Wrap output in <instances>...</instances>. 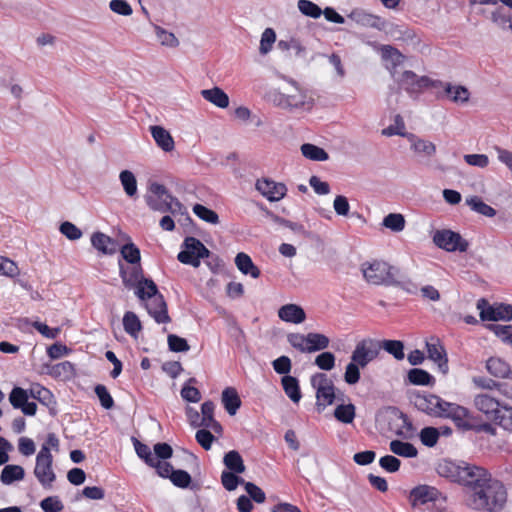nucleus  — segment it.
Returning a JSON list of instances; mask_svg holds the SVG:
<instances>
[{
    "instance_id": "f257e3e1",
    "label": "nucleus",
    "mask_w": 512,
    "mask_h": 512,
    "mask_svg": "<svg viewBox=\"0 0 512 512\" xmlns=\"http://www.w3.org/2000/svg\"><path fill=\"white\" fill-rule=\"evenodd\" d=\"M507 503L505 485L495 479L482 490L468 496L467 505L477 512H502Z\"/></svg>"
},
{
    "instance_id": "f03ea898",
    "label": "nucleus",
    "mask_w": 512,
    "mask_h": 512,
    "mask_svg": "<svg viewBox=\"0 0 512 512\" xmlns=\"http://www.w3.org/2000/svg\"><path fill=\"white\" fill-rule=\"evenodd\" d=\"M144 283L147 290H145L144 287H139L135 290L136 296L141 301L151 300L146 304V309L157 323H169L171 318L168 315L167 303L164 296L158 291V287L153 280H145Z\"/></svg>"
},
{
    "instance_id": "7ed1b4c3",
    "label": "nucleus",
    "mask_w": 512,
    "mask_h": 512,
    "mask_svg": "<svg viewBox=\"0 0 512 512\" xmlns=\"http://www.w3.org/2000/svg\"><path fill=\"white\" fill-rule=\"evenodd\" d=\"M361 272L369 284L390 286V284L395 283L392 279L397 274V267L385 261L374 260L362 263Z\"/></svg>"
},
{
    "instance_id": "20e7f679",
    "label": "nucleus",
    "mask_w": 512,
    "mask_h": 512,
    "mask_svg": "<svg viewBox=\"0 0 512 512\" xmlns=\"http://www.w3.org/2000/svg\"><path fill=\"white\" fill-rule=\"evenodd\" d=\"M496 478L485 468L463 462L459 483L464 486L469 495L482 490Z\"/></svg>"
},
{
    "instance_id": "39448f33",
    "label": "nucleus",
    "mask_w": 512,
    "mask_h": 512,
    "mask_svg": "<svg viewBox=\"0 0 512 512\" xmlns=\"http://www.w3.org/2000/svg\"><path fill=\"white\" fill-rule=\"evenodd\" d=\"M496 478L485 468L463 462L459 483L464 486L469 495L482 490Z\"/></svg>"
},
{
    "instance_id": "423d86ee",
    "label": "nucleus",
    "mask_w": 512,
    "mask_h": 512,
    "mask_svg": "<svg viewBox=\"0 0 512 512\" xmlns=\"http://www.w3.org/2000/svg\"><path fill=\"white\" fill-rule=\"evenodd\" d=\"M53 456L47 445H42L36 456V465L34 475L45 489L52 488L53 482L56 480V474L52 468Z\"/></svg>"
},
{
    "instance_id": "0eeeda50",
    "label": "nucleus",
    "mask_w": 512,
    "mask_h": 512,
    "mask_svg": "<svg viewBox=\"0 0 512 512\" xmlns=\"http://www.w3.org/2000/svg\"><path fill=\"white\" fill-rule=\"evenodd\" d=\"M398 86L410 95H418L424 89L438 88L441 80H433L428 76H418L411 70L404 71L397 79Z\"/></svg>"
},
{
    "instance_id": "6e6552de",
    "label": "nucleus",
    "mask_w": 512,
    "mask_h": 512,
    "mask_svg": "<svg viewBox=\"0 0 512 512\" xmlns=\"http://www.w3.org/2000/svg\"><path fill=\"white\" fill-rule=\"evenodd\" d=\"M184 249L179 252L177 259L195 268L200 266V260L209 256V249L197 238L189 236L184 239Z\"/></svg>"
},
{
    "instance_id": "1a4fd4ad",
    "label": "nucleus",
    "mask_w": 512,
    "mask_h": 512,
    "mask_svg": "<svg viewBox=\"0 0 512 512\" xmlns=\"http://www.w3.org/2000/svg\"><path fill=\"white\" fill-rule=\"evenodd\" d=\"M477 309L480 311V319L482 321H510L512 320V305L505 303H496L490 305L488 300L480 298L476 304Z\"/></svg>"
},
{
    "instance_id": "9d476101",
    "label": "nucleus",
    "mask_w": 512,
    "mask_h": 512,
    "mask_svg": "<svg viewBox=\"0 0 512 512\" xmlns=\"http://www.w3.org/2000/svg\"><path fill=\"white\" fill-rule=\"evenodd\" d=\"M435 245L448 252H466L469 242L464 239L458 232L452 230H437L433 236Z\"/></svg>"
},
{
    "instance_id": "9b49d317",
    "label": "nucleus",
    "mask_w": 512,
    "mask_h": 512,
    "mask_svg": "<svg viewBox=\"0 0 512 512\" xmlns=\"http://www.w3.org/2000/svg\"><path fill=\"white\" fill-rule=\"evenodd\" d=\"M311 386L316 390L317 406L326 407L333 404L335 386L325 373H316L311 377Z\"/></svg>"
},
{
    "instance_id": "f8f14e48",
    "label": "nucleus",
    "mask_w": 512,
    "mask_h": 512,
    "mask_svg": "<svg viewBox=\"0 0 512 512\" xmlns=\"http://www.w3.org/2000/svg\"><path fill=\"white\" fill-rule=\"evenodd\" d=\"M381 350V343L377 340L366 338L359 341L351 354V360L365 368L376 359Z\"/></svg>"
},
{
    "instance_id": "ddd939ff",
    "label": "nucleus",
    "mask_w": 512,
    "mask_h": 512,
    "mask_svg": "<svg viewBox=\"0 0 512 512\" xmlns=\"http://www.w3.org/2000/svg\"><path fill=\"white\" fill-rule=\"evenodd\" d=\"M410 402L421 412L435 417L438 408L441 406V397L431 393L412 392L409 396Z\"/></svg>"
},
{
    "instance_id": "4468645a",
    "label": "nucleus",
    "mask_w": 512,
    "mask_h": 512,
    "mask_svg": "<svg viewBox=\"0 0 512 512\" xmlns=\"http://www.w3.org/2000/svg\"><path fill=\"white\" fill-rule=\"evenodd\" d=\"M119 274L123 285L127 289L135 288L137 290L139 287H144L147 290L144 281L151 280L143 276V269L140 263L133 264L129 269H126L122 263H119Z\"/></svg>"
},
{
    "instance_id": "2eb2a0df",
    "label": "nucleus",
    "mask_w": 512,
    "mask_h": 512,
    "mask_svg": "<svg viewBox=\"0 0 512 512\" xmlns=\"http://www.w3.org/2000/svg\"><path fill=\"white\" fill-rule=\"evenodd\" d=\"M348 18L361 25L363 27L374 28L379 31L386 30L388 22L378 15L368 13L364 9L355 8L353 9Z\"/></svg>"
},
{
    "instance_id": "dca6fc26",
    "label": "nucleus",
    "mask_w": 512,
    "mask_h": 512,
    "mask_svg": "<svg viewBox=\"0 0 512 512\" xmlns=\"http://www.w3.org/2000/svg\"><path fill=\"white\" fill-rule=\"evenodd\" d=\"M475 407L486 415V417L496 422L502 411V404L494 397L488 394H479L474 398Z\"/></svg>"
},
{
    "instance_id": "f3484780",
    "label": "nucleus",
    "mask_w": 512,
    "mask_h": 512,
    "mask_svg": "<svg viewBox=\"0 0 512 512\" xmlns=\"http://www.w3.org/2000/svg\"><path fill=\"white\" fill-rule=\"evenodd\" d=\"M255 187L270 202L281 200L287 193L285 184L267 178L257 180Z\"/></svg>"
},
{
    "instance_id": "a211bd4d",
    "label": "nucleus",
    "mask_w": 512,
    "mask_h": 512,
    "mask_svg": "<svg viewBox=\"0 0 512 512\" xmlns=\"http://www.w3.org/2000/svg\"><path fill=\"white\" fill-rule=\"evenodd\" d=\"M289 83L294 87V92L287 93V110H311L314 105L313 98L307 96L295 80L290 79Z\"/></svg>"
},
{
    "instance_id": "6ab92c4d",
    "label": "nucleus",
    "mask_w": 512,
    "mask_h": 512,
    "mask_svg": "<svg viewBox=\"0 0 512 512\" xmlns=\"http://www.w3.org/2000/svg\"><path fill=\"white\" fill-rule=\"evenodd\" d=\"M428 358L438 365L439 370L445 375L448 373V358L444 346L441 344L440 339L431 337L430 341L426 342Z\"/></svg>"
},
{
    "instance_id": "aec40b11",
    "label": "nucleus",
    "mask_w": 512,
    "mask_h": 512,
    "mask_svg": "<svg viewBox=\"0 0 512 512\" xmlns=\"http://www.w3.org/2000/svg\"><path fill=\"white\" fill-rule=\"evenodd\" d=\"M438 88H443V94L438 97L447 96L452 102L457 104H464L469 101L470 92L463 85H452L449 82L441 81V85H438Z\"/></svg>"
},
{
    "instance_id": "412c9836",
    "label": "nucleus",
    "mask_w": 512,
    "mask_h": 512,
    "mask_svg": "<svg viewBox=\"0 0 512 512\" xmlns=\"http://www.w3.org/2000/svg\"><path fill=\"white\" fill-rule=\"evenodd\" d=\"M278 316L282 321L300 324L305 321L306 313L304 309L297 304H286L278 310Z\"/></svg>"
},
{
    "instance_id": "4be33fe9",
    "label": "nucleus",
    "mask_w": 512,
    "mask_h": 512,
    "mask_svg": "<svg viewBox=\"0 0 512 512\" xmlns=\"http://www.w3.org/2000/svg\"><path fill=\"white\" fill-rule=\"evenodd\" d=\"M92 246L106 255H113L118 250L117 242L102 232H95L91 236Z\"/></svg>"
},
{
    "instance_id": "5701e85b",
    "label": "nucleus",
    "mask_w": 512,
    "mask_h": 512,
    "mask_svg": "<svg viewBox=\"0 0 512 512\" xmlns=\"http://www.w3.org/2000/svg\"><path fill=\"white\" fill-rule=\"evenodd\" d=\"M439 495L440 492L436 488L427 485L417 486L410 492V498L414 506L418 503L425 504L429 501H436Z\"/></svg>"
},
{
    "instance_id": "b1692460",
    "label": "nucleus",
    "mask_w": 512,
    "mask_h": 512,
    "mask_svg": "<svg viewBox=\"0 0 512 512\" xmlns=\"http://www.w3.org/2000/svg\"><path fill=\"white\" fill-rule=\"evenodd\" d=\"M151 135L156 142L157 146L165 152L174 150L175 143L170 132L162 126H150Z\"/></svg>"
},
{
    "instance_id": "393cba45",
    "label": "nucleus",
    "mask_w": 512,
    "mask_h": 512,
    "mask_svg": "<svg viewBox=\"0 0 512 512\" xmlns=\"http://www.w3.org/2000/svg\"><path fill=\"white\" fill-rule=\"evenodd\" d=\"M487 371L496 378L512 379L510 365L499 357H490L486 362Z\"/></svg>"
},
{
    "instance_id": "a878e982",
    "label": "nucleus",
    "mask_w": 512,
    "mask_h": 512,
    "mask_svg": "<svg viewBox=\"0 0 512 512\" xmlns=\"http://www.w3.org/2000/svg\"><path fill=\"white\" fill-rule=\"evenodd\" d=\"M221 400L225 410L230 416L235 415L242 404L237 390L233 387H227L222 391Z\"/></svg>"
},
{
    "instance_id": "bb28decb",
    "label": "nucleus",
    "mask_w": 512,
    "mask_h": 512,
    "mask_svg": "<svg viewBox=\"0 0 512 512\" xmlns=\"http://www.w3.org/2000/svg\"><path fill=\"white\" fill-rule=\"evenodd\" d=\"M462 467L463 462L461 464H457L452 461L443 460L437 466V473L441 477H445L450 479L452 482L459 483Z\"/></svg>"
},
{
    "instance_id": "cd10ccee",
    "label": "nucleus",
    "mask_w": 512,
    "mask_h": 512,
    "mask_svg": "<svg viewBox=\"0 0 512 512\" xmlns=\"http://www.w3.org/2000/svg\"><path fill=\"white\" fill-rule=\"evenodd\" d=\"M235 264L241 273L250 275L252 278L256 279L261 274L260 269L253 263L251 257L244 252L236 255Z\"/></svg>"
},
{
    "instance_id": "c85d7f7f",
    "label": "nucleus",
    "mask_w": 512,
    "mask_h": 512,
    "mask_svg": "<svg viewBox=\"0 0 512 512\" xmlns=\"http://www.w3.org/2000/svg\"><path fill=\"white\" fill-rule=\"evenodd\" d=\"M395 122L397 125H399V130H394L392 127H386L382 130V135L386 137H391L394 135L404 137L411 143L412 149L413 143H416L420 138L413 133L405 131V123L400 114L395 115Z\"/></svg>"
},
{
    "instance_id": "c756f323",
    "label": "nucleus",
    "mask_w": 512,
    "mask_h": 512,
    "mask_svg": "<svg viewBox=\"0 0 512 512\" xmlns=\"http://www.w3.org/2000/svg\"><path fill=\"white\" fill-rule=\"evenodd\" d=\"M201 95L205 100L219 108H226L229 105L228 95L219 87L204 89L201 91Z\"/></svg>"
},
{
    "instance_id": "7c9ffc66",
    "label": "nucleus",
    "mask_w": 512,
    "mask_h": 512,
    "mask_svg": "<svg viewBox=\"0 0 512 512\" xmlns=\"http://www.w3.org/2000/svg\"><path fill=\"white\" fill-rule=\"evenodd\" d=\"M281 384L290 400L298 403L302 397L298 379L294 376L286 375L282 377Z\"/></svg>"
},
{
    "instance_id": "2f4dec72",
    "label": "nucleus",
    "mask_w": 512,
    "mask_h": 512,
    "mask_svg": "<svg viewBox=\"0 0 512 512\" xmlns=\"http://www.w3.org/2000/svg\"><path fill=\"white\" fill-rule=\"evenodd\" d=\"M407 379L410 384L419 386H433L435 378L426 370L420 368H412L408 371Z\"/></svg>"
},
{
    "instance_id": "473e14b6",
    "label": "nucleus",
    "mask_w": 512,
    "mask_h": 512,
    "mask_svg": "<svg viewBox=\"0 0 512 512\" xmlns=\"http://www.w3.org/2000/svg\"><path fill=\"white\" fill-rule=\"evenodd\" d=\"M389 449L400 457L414 458L418 455V450L412 443L401 440H392L389 443Z\"/></svg>"
},
{
    "instance_id": "72a5a7b5",
    "label": "nucleus",
    "mask_w": 512,
    "mask_h": 512,
    "mask_svg": "<svg viewBox=\"0 0 512 512\" xmlns=\"http://www.w3.org/2000/svg\"><path fill=\"white\" fill-rule=\"evenodd\" d=\"M329 338L321 333H308L306 338V353L321 351L329 346Z\"/></svg>"
},
{
    "instance_id": "f704fd0d",
    "label": "nucleus",
    "mask_w": 512,
    "mask_h": 512,
    "mask_svg": "<svg viewBox=\"0 0 512 512\" xmlns=\"http://www.w3.org/2000/svg\"><path fill=\"white\" fill-rule=\"evenodd\" d=\"M223 463L229 472L243 473L245 472V465L242 456L236 450L227 452L223 457Z\"/></svg>"
},
{
    "instance_id": "c9c22d12",
    "label": "nucleus",
    "mask_w": 512,
    "mask_h": 512,
    "mask_svg": "<svg viewBox=\"0 0 512 512\" xmlns=\"http://www.w3.org/2000/svg\"><path fill=\"white\" fill-rule=\"evenodd\" d=\"M382 58L384 60H389L392 63V69L390 70L392 76H395V68L399 65H401L404 60L405 56L395 47L391 45H382L380 48Z\"/></svg>"
},
{
    "instance_id": "e433bc0d",
    "label": "nucleus",
    "mask_w": 512,
    "mask_h": 512,
    "mask_svg": "<svg viewBox=\"0 0 512 512\" xmlns=\"http://www.w3.org/2000/svg\"><path fill=\"white\" fill-rule=\"evenodd\" d=\"M25 471L19 465H6L1 471L0 481L5 485H10L14 481H20L24 478Z\"/></svg>"
},
{
    "instance_id": "4c0bfd02",
    "label": "nucleus",
    "mask_w": 512,
    "mask_h": 512,
    "mask_svg": "<svg viewBox=\"0 0 512 512\" xmlns=\"http://www.w3.org/2000/svg\"><path fill=\"white\" fill-rule=\"evenodd\" d=\"M119 180L126 195L130 198L137 196V180L130 170H123L119 174Z\"/></svg>"
},
{
    "instance_id": "58836bf2",
    "label": "nucleus",
    "mask_w": 512,
    "mask_h": 512,
    "mask_svg": "<svg viewBox=\"0 0 512 512\" xmlns=\"http://www.w3.org/2000/svg\"><path fill=\"white\" fill-rule=\"evenodd\" d=\"M125 238L128 240V242L121 247V256L131 265L139 264L141 261L139 248L133 242H131V238L129 236H126Z\"/></svg>"
},
{
    "instance_id": "ea45409f",
    "label": "nucleus",
    "mask_w": 512,
    "mask_h": 512,
    "mask_svg": "<svg viewBox=\"0 0 512 512\" xmlns=\"http://www.w3.org/2000/svg\"><path fill=\"white\" fill-rule=\"evenodd\" d=\"M302 155L313 161H327L329 154L321 147L314 144L305 143L301 146Z\"/></svg>"
},
{
    "instance_id": "a19ab883",
    "label": "nucleus",
    "mask_w": 512,
    "mask_h": 512,
    "mask_svg": "<svg viewBox=\"0 0 512 512\" xmlns=\"http://www.w3.org/2000/svg\"><path fill=\"white\" fill-rule=\"evenodd\" d=\"M466 204L475 212L486 217H493L496 215V210L490 205L483 202L479 196H471L466 198Z\"/></svg>"
},
{
    "instance_id": "79ce46f5",
    "label": "nucleus",
    "mask_w": 512,
    "mask_h": 512,
    "mask_svg": "<svg viewBox=\"0 0 512 512\" xmlns=\"http://www.w3.org/2000/svg\"><path fill=\"white\" fill-rule=\"evenodd\" d=\"M451 420L459 429H462L464 431H469L473 428L470 412L467 408L463 406H460L458 410L453 413Z\"/></svg>"
},
{
    "instance_id": "37998d69",
    "label": "nucleus",
    "mask_w": 512,
    "mask_h": 512,
    "mask_svg": "<svg viewBox=\"0 0 512 512\" xmlns=\"http://www.w3.org/2000/svg\"><path fill=\"white\" fill-rule=\"evenodd\" d=\"M123 327L125 332L133 337H136L138 332L142 329L138 316L132 311H127L124 314Z\"/></svg>"
},
{
    "instance_id": "c03bdc74",
    "label": "nucleus",
    "mask_w": 512,
    "mask_h": 512,
    "mask_svg": "<svg viewBox=\"0 0 512 512\" xmlns=\"http://www.w3.org/2000/svg\"><path fill=\"white\" fill-rule=\"evenodd\" d=\"M334 417L344 424H350L355 418V406L352 403L340 404L334 410Z\"/></svg>"
},
{
    "instance_id": "a18cd8bd",
    "label": "nucleus",
    "mask_w": 512,
    "mask_h": 512,
    "mask_svg": "<svg viewBox=\"0 0 512 512\" xmlns=\"http://www.w3.org/2000/svg\"><path fill=\"white\" fill-rule=\"evenodd\" d=\"M29 397L38 400L40 403L44 405H48L53 395L52 393L45 387L41 386L40 384H34L30 387V389L27 390Z\"/></svg>"
},
{
    "instance_id": "49530a36",
    "label": "nucleus",
    "mask_w": 512,
    "mask_h": 512,
    "mask_svg": "<svg viewBox=\"0 0 512 512\" xmlns=\"http://www.w3.org/2000/svg\"><path fill=\"white\" fill-rule=\"evenodd\" d=\"M381 343V349L383 348L387 353L394 356L397 360H402L405 357L404 344L400 340H384Z\"/></svg>"
},
{
    "instance_id": "de8ad7c7",
    "label": "nucleus",
    "mask_w": 512,
    "mask_h": 512,
    "mask_svg": "<svg viewBox=\"0 0 512 512\" xmlns=\"http://www.w3.org/2000/svg\"><path fill=\"white\" fill-rule=\"evenodd\" d=\"M193 212L197 217H199L201 220H203L207 223H210V224H218L219 223L218 214L214 210H212L202 204H198V203L195 204L193 206Z\"/></svg>"
},
{
    "instance_id": "09e8293b",
    "label": "nucleus",
    "mask_w": 512,
    "mask_h": 512,
    "mask_svg": "<svg viewBox=\"0 0 512 512\" xmlns=\"http://www.w3.org/2000/svg\"><path fill=\"white\" fill-rule=\"evenodd\" d=\"M392 280L395 281V283L390 284V286L399 287L410 294H415L418 290L417 285L403 274L399 268H397V274L393 276Z\"/></svg>"
},
{
    "instance_id": "8fccbe9b",
    "label": "nucleus",
    "mask_w": 512,
    "mask_h": 512,
    "mask_svg": "<svg viewBox=\"0 0 512 512\" xmlns=\"http://www.w3.org/2000/svg\"><path fill=\"white\" fill-rule=\"evenodd\" d=\"M382 225L393 232H400L405 227V218L399 213H390L384 217Z\"/></svg>"
},
{
    "instance_id": "3c124183",
    "label": "nucleus",
    "mask_w": 512,
    "mask_h": 512,
    "mask_svg": "<svg viewBox=\"0 0 512 512\" xmlns=\"http://www.w3.org/2000/svg\"><path fill=\"white\" fill-rule=\"evenodd\" d=\"M421 443L426 447H434L439 440V432L436 427L427 426L421 429L419 433Z\"/></svg>"
},
{
    "instance_id": "603ef678",
    "label": "nucleus",
    "mask_w": 512,
    "mask_h": 512,
    "mask_svg": "<svg viewBox=\"0 0 512 512\" xmlns=\"http://www.w3.org/2000/svg\"><path fill=\"white\" fill-rule=\"evenodd\" d=\"M491 21L501 30L506 31L509 30L508 25H511L512 15L499 7L491 13Z\"/></svg>"
},
{
    "instance_id": "864d4df0",
    "label": "nucleus",
    "mask_w": 512,
    "mask_h": 512,
    "mask_svg": "<svg viewBox=\"0 0 512 512\" xmlns=\"http://www.w3.org/2000/svg\"><path fill=\"white\" fill-rule=\"evenodd\" d=\"M239 473L223 471L221 474V483L223 487L228 491L235 490L239 484L244 485L246 481L238 476Z\"/></svg>"
},
{
    "instance_id": "5fc2aeb1",
    "label": "nucleus",
    "mask_w": 512,
    "mask_h": 512,
    "mask_svg": "<svg viewBox=\"0 0 512 512\" xmlns=\"http://www.w3.org/2000/svg\"><path fill=\"white\" fill-rule=\"evenodd\" d=\"M486 327L502 342L512 344V325L488 324Z\"/></svg>"
},
{
    "instance_id": "6e6d98bb",
    "label": "nucleus",
    "mask_w": 512,
    "mask_h": 512,
    "mask_svg": "<svg viewBox=\"0 0 512 512\" xmlns=\"http://www.w3.org/2000/svg\"><path fill=\"white\" fill-rule=\"evenodd\" d=\"M299 11L308 17L317 19L322 15L323 10L310 0H299L297 3Z\"/></svg>"
},
{
    "instance_id": "4d7b16f0",
    "label": "nucleus",
    "mask_w": 512,
    "mask_h": 512,
    "mask_svg": "<svg viewBox=\"0 0 512 512\" xmlns=\"http://www.w3.org/2000/svg\"><path fill=\"white\" fill-rule=\"evenodd\" d=\"M191 383H196V379L190 378L188 383L182 387L180 394L185 401L197 403L201 399V393L198 388L190 386Z\"/></svg>"
},
{
    "instance_id": "13d9d810",
    "label": "nucleus",
    "mask_w": 512,
    "mask_h": 512,
    "mask_svg": "<svg viewBox=\"0 0 512 512\" xmlns=\"http://www.w3.org/2000/svg\"><path fill=\"white\" fill-rule=\"evenodd\" d=\"M154 29L157 39L163 46L177 47L179 45V40L172 32L166 31L158 25H155Z\"/></svg>"
},
{
    "instance_id": "bf43d9fd",
    "label": "nucleus",
    "mask_w": 512,
    "mask_h": 512,
    "mask_svg": "<svg viewBox=\"0 0 512 512\" xmlns=\"http://www.w3.org/2000/svg\"><path fill=\"white\" fill-rule=\"evenodd\" d=\"M335 355L325 351L316 356L314 364L321 370L330 371L335 367Z\"/></svg>"
},
{
    "instance_id": "052dcab7",
    "label": "nucleus",
    "mask_w": 512,
    "mask_h": 512,
    "mask_svg": "<svg viewBox=\"0 0 512 512\" xmlns=\"http://www.w3.org/2000/svg\"><path fill=\"white\" fill-rule=\"evenodd\" d=\"M28 399V391L21 387H14L9 394V401L15 409H21Z\"/></svg>"
},
{
    "instance_id": "680f3d73",
    "label": "nucleus",
    "mask_w": 512,
    "mask_h": 512,
    "mask_svg": "<svg viewBox=\"0 0 512 512\" xmlns=\"http://www.w3.org/2000/svg\"><path fill=\"white\" fill-rule=\"evenodd\" d=\"M170 480L173 485L182 489L188 488L192 482L191 475L182 469H175L171 474Z\"/></svg>"
},
{
    "instance_id": "e2e57ef3",
    "label": "nucleus",
    "mask_w": 512,
    "mask_h": 512,
    "mask_svg": "<svg viewBox=\"0 0 512 512\" xmlns=\"http://www.w3.org/2000/svg\"><path fill=\"white\" fill-rule=\"evenodd\" d=\"M132 440H133V444H134V447H135V451H136V453H137L138 457H139V458H141V459H143V460H144V462H145L148 466L152 465V462H153L156 458L153 456V454H152V452H151V450H150L149 446H148V445H146V444H144V443H142V442H140V441H139L137 438H135V437H133V438H132Z\"/></svg>"
},
{
    "instance_id": "0e129e2a",
    "label": "nucleus",
    "mask_w": 512,
    "mask_h": 512,
    "mask_svg": "<svg viewBox=\"0 0 512 512\" xmlns=\"http://www.w3.org/2000/svg\"><path fill=\"white\" fill-rule=\"evenodd\" d=\"M51 374L55 377H62L67 379L75 374V368L71 362L64 361L54 365L52 367Z\"/></svg>"
},
{
    "instance_id": "69168bd1",
    "label": "nucleus",
    "mask_w": 512,
    "mask_h": 512,
    "mask_svg": "<svg viewBox=\"0 0 512 512\" xmlns=\"http://www.w3.org/2000/svg\"><path fill=\"white\" fill-rule=\"evenodd\" d=\"M94 391L104 409L109 410L114 407V400L106 386L98 384L95 386Z\"/></svg>"
},
{
    "instance_id": "338daca9",
    "label": "nucleus",
    "mask_w": 512,
    "mask_h": 512,
    "mask_svg": "<svg viewBox=\"0 0 512 512\" xmlns=\"http://www.w3.org/2000/svg\"><path fill=\"white\" fill-rule=\"evenodd\" d=\"M167 342L169 350L172 352H187L190 349L187 340L175 334H169Z\"/></svg>"
},
{
    "instance_id": "774afa93",
    "label": "nucleus",
    "mask_w": 512,
    "mask_h": 512,
    "mask_svg": "<svg viewBox=\"0 0 512 512\" xmlns=\"http://www.w3.org/2000/svg\"><path fill=\"white\" fill-rule=\"evenodd\" d=\"M40 507L44 512H60L64 506L58 496H48L40 502Z\"/></svg>"
}]
</instances>
